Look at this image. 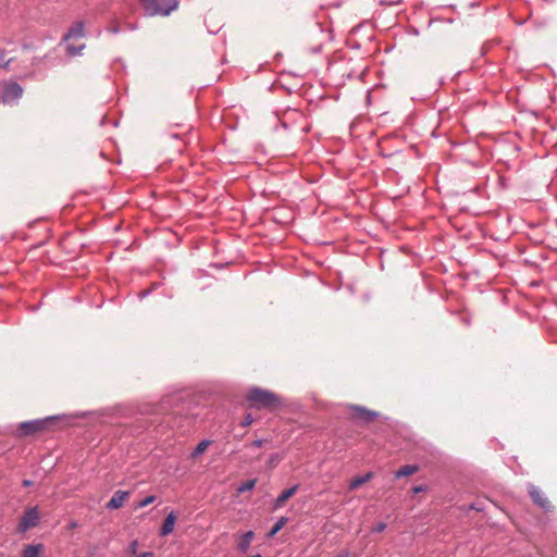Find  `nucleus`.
<instances>
[{
	"mask_svg": "<svg viewBox=\"0 0 557 557\" xmlns=\"http://www.w3.org/2000/svg\"><path fill=\"white\" fill-rule=\"evenodd\" d=\"M245 398L249 403L250 408L258 410L267 409L274 411L284 405L282 398L278 395L258 386L249 388Z\"/></svg>",
	"mask_w": 557,
	"mask_h": 557,
	"instance_id": "f257e3e1",
	"label": "nucleus"
},
{
	"mask_svg": "<svg viewBox=\"0 0 557 557\" xmlns=\"http://www.w3.org/2000/svg\"><path fill=\"white\" fill-rule=\"evenodd\" d=\"M140 2L149 16H168L178 7L177 0H141Z\"/></svg>",
	"mask_w": 557,
	"mask_h": 557,
	"instance_id": "f03ea898",
	"label": "nucleus"
},
{
	"mask_svg": "<svg viewBox=\"0 0 557 557\" xmlns=\"http://www.w3.org/2000/svg\"><path fill=\"white\" fill-rule=\"evenodd\" d=\"M58 419V416L46 417L44 419H36L30 421H25L18 424V436H29L34 435L38 432H41L50 426L54 420Z\"/></svg>",
	"mask_w": 557,
	"mask_h": 557,
	"instance_id": "7ed1b4c3",
	"label": "nucleus"
},
{
	"mask_svg": "<svg viewBox=\"0 0 557 557\" xmlns=\"http://www.w3.org/2000/svg\"><path fill=\"white\" fill-rule=\"evenodd\" d=\"M40 521V516L38 511V507H29L27 508L23 516L21 517V520L17 525V531L20 533H25L29 529L35 528Z\"/></svg>",
	"mask_w": 557,
	"mask_h": 557,
	"instance_id": "20e7f679",
	"label": "nucleus"
},
{
	"mask_svg": "<svg viewBox=\"0 0 557 557\" xmlns=\"http://www.w3.org/2000/svg\"><path fill=\"white\" fill-rule=\"evenodd\" d=\"M528 493L533 500L534 504H536L539 507H541L544 511L549 512L553 510V505L549 502V499L546 497V495L537 486L533 484L528 485Z\"/></svg>",
	"mask_w": 557,
	"mask_h": 557,
	"instance_id": "39448f33",
	"label": "nucleus"
},
{
	"mask_svg": "<svg viewBox=\"0 0 557 557\" xmlns=\"http://www.w3.org/2000/svg\"><path fill=\"white\" fill-rule=\"evenodd\" d=\"M349 410L354 419H357L363 423H369L379 416V412L372 411L370 409H367L366 407L358 405H350Z\"/></svg>",
	"mask_w": 557,
	"mask_h": 557,
	"instance_id": "423d86ee",
	"label": "nucleus"
},
{
	"mask_svg": "<svg viewBox=\"0 0 557 557\" xmlns=\"http://www.w3.org/2000/svg\"><path fill=\"white\" fill-rule=\"evenodd\" d=\"M23 95V88L17 83L7 84L1 90V100L4 103L13 102Z\"/></svg>",
	"mask_w": 557,
	"mask_h": 557,
	"instance_id": "0eeeda50",
	"label": "nucleus"
},
{
	"mask_svg": "<svg viewBox=\"0 0 557 557\" xmlns=\"http://www.w3.org/2000/svg\"><path fill=\"white\" fill-rule=\"evenodd\" d=\"M129 496V492L127 491H116L111 499L107 503V508L109 510L119 509L123 506V504L126 502V499Z\"/></svg>",
	"mask_w": 557,
	"mask_h": 557,
	"instance_id": "6e6552de",
	"label": "nucleus"
},
{
	"mask_svg": "<svg viewBox=\"0 0 557 557\" xmlns=\"http://www.w3.org/2000/svg\"><path fill=\"white\" fill-rule=\"evenodd\" d=\"M85 36V24L83 21L75 22L67 33L63 36V40L82 38Z\"/></svg>",
	"mask_w": 557,
	"mask_h": 557,
	"instance_id": "1a4fd4ad",
	"label": "nucleus"
},
{
	"mask_svg": "<svg viewBox=\"0 0 557 557\" xmlns=\"http://www.w3.org/2000/svg\"><path fill=\"white\" fill-rule=\"evenodd\" d=\"M177 517L174 511H171L164 519L162 528L160 530V536H166L174 531Z\"/></svg>",
	"mask_w": 557,
	"mask_h": 557,
	"instance_id": "9d476101",
	"label": "nucleus"
},
{
	"mask_svg": "<svg viewBox=\"0 0 557 557\" xmlns=\"http://www.w3.org/2000/svg\"><path fill=\"white\" fill-rule=\"evenodd\" d=\"M253 537V531H247L244 534H242L237 543V549L243 554L247 553Z\"/></svg>",
	"mask_w": 557,
	"mask_h": 557,
	"instance_id": "9b49d317",
	"label": "nucleus"
},
{
	"mask_svg": "<svg viewBox=\"0 0 557 557\" xmlns=\"http://www.w3.org/2000/svg\"><path fill=\"white\" fill-rule=\"evenodd\" d=\"M183 399L184 397L181 394L165 396L161 400V408L163 410H170L171 408L178 406Z\"/></svg>",
	"mask_w": 557,
	"mask_h": 557,
	"instance_id": "f8f14e48",
	"label": "nucleus"
},
{
	"mask_svg": "<svg viewBox=\"0 0 557 557\" xmlns=\"http://www.w3.org/2000/svg\"><path fill=\"white\" fill-rule=\"evenodd\" d=\"M298 490V485H294L289 488L284 490L274 502V509L282 507L285 502L290 498Z\"/></svg>",
	"mask_w": 557,
	"mask_h": 557,
	"instance_id": "ddd939ff",
	"label": "nucleus"
},
{
	"mask_svg": "<svg viewBox=\"0 0 557 557\" xmlns=\"http://www.w3.org/2000/svg\"><path fill=\"white\" fill-rule=\"evenodd\" d=\"M42 552V544H27L23 548L22 557H40Z\"/></svg>",
	"mask_w": 557,
	"mask_h": 557,
	"instance_id": "4468645a",
	"label": "nucleus"
},
{
	"mask_svg": "<svg viewBox=\"0 0 557 557\" xmlns=\"http://www.w3.org/2000/svg\"><path fill=\"white\" fill-rule=\"evenodd\" d=\"M419 471V467L417 465H406L399 468L395 473L396 479L405 478L414 474Z\"/></svg>",
	"mask_w": 557,
	"mask_h": 557,
	"instance_id": "2eb2a0df",
	"label": "nucleus"
},
{
	"mask_svg": "<svg viewBox=\"0 0 557 557\" xmlns=\"http://www.w3.org/2000/svg\"><path fill=\"white\" fill-rule=\"evenodd\" d=\"M372 478H373V473L372 472H368L364 475L354 478L349 482V490L354 491V490L358 488L362 484L369 482Z\"/></svg>",
	"mask_w": 557,
	"mask_h": 557,
	"instance_id": "dca6fc26",
	"label": "nucleus"
},
{
	"mask_svg": "<svg viewBox=\"0 0 557 557\" xmlns=\"http://www.w3.org/2000/svg\"><path fill=\"white\" fill-rule=\"evenodd\" d=\"M288 519L286 517H281L275 524L272 527V529L268 533V537H273L276 533H278L287 523Z\"/></svg>",
	"mask_w": 557,
	"mask_h": 557,
	"instance_id": "f3484780",
	"label": "nucleus"
},
{
	"mask_svg": "<svg viewBox=\"0 0 557 557\" xmlns=\"http://www.w3.org/2000/svg\"><path fill=\"white\" fill-rule=\"evenodd\" d=\"M211 442L209 440H202L191 453V457H198L205 453Z\"/></svg>",
	"mask_w": 557,
	"mask_h": 557,
	"instance_id": "a211bd4d",
	"label": "nucleus"
},
{
	"mask_svg": "<svg viewBox=\"0 0 557 557\" xmlns=\"http://www.w3.org/2000/svg\"><path fill=\"white\" fill-rule=\"evenodd\" d=\"M256 483H257L256 479L247 480V481L243 482L240 485H238L237 492L245 493V492L251 491L256 486Z\"/></svg>",
	"mask_w": 557,
	"mask_h": 557,
	"instance_id": "6ab92c4d",
	"label": "nucleus"
},
{
	"mask_svg": "<svg viewBox=\"0 0 557 557\" xmlns=\"http://www.w3.org/2000/svg\"><path fill=\"white\" fill-rule=\"evenodd\" d=\"M85 49V45H81L78 47L69 45L66 48L67 54L71 57L79 55L82 51Z\"/></svg>",
	"mask_w": 557,
	"mask_h": 557,
	"instance_id": "aec40b11",
	"label": "nucleus"
},
{
	"mask_svg": "<svg viewBox=\"0 0 557 557\" xmlns=\"http://www.w3.org/2000/svg\"><path fill=\"white\" fill-rule=\"evenodd\" d=\"M11 62H12V59L7 58V51L1 49L0 50V69L8 70Z\"/></svg>",
	"mask_w": 557,
	"mask_h": 557,
	"instance_id": "412c9836",
	"label": "nucleus"
},
{
	"mask_svg": "<svg viewBox=\"0 0 557 557\" xmlns=\"http://www.w3.org/2000/svg\"><path fill=\"white\" fill-rule=\"evenodd\" d=\"M154 499H156L154 495H149L138 503L137 508H144V507L152 504L154 502Z\"/></svg>",
	"mask_w": 557,
	"mask_h": 557,
	"instance_id": "4be33fe9",
	"label": "nucleus"
},
{
	"mask_svg": "<svg viewBox=\"0 0 557 557\" xmlns=\"http://www.w3.org/2000/svg\"><path fill=\"white\" fill-rule=\"evenodd\" d=\"M252 422H253V418L250 413H248L244 417L240 424H242V426L247 428V426L251 425Z\"/></svg>",
	"mask_w": 557,
	"mask_h": 557,
	"instance_id": "5701e85b",
	"label": "nucleus"
},
{
	"mask_svg": "<svg viewBox=\"0 0 557 557\" xmlns=\"http://www.w3.org/2000/svg\"><path fill=\"white\" fill-rule=\"evenodd\" d=\"M386 523L385 522H379L376 525H374L372 528V532L373 533H381L383 532L385 529H386Z\"/></svg>",
	"mask_w": 557,
	"mask_h": 557,
	"instance_id": "b1692460",
	"label": "nucleus"
},
{
	"mask_svg": "<svg viewBox=\"0 0 557 557\" xmlns=\"http://www.w3.org/2000/svg\"><path fill=\"white\" fill-rule=\"evenodd\" d=\"M426 490H428V485L422 484V485L413 486L412 492H413V494H419V493L425 492Z\"/></svg>",
	"mask_w": 557,
	"mask_h": 557,
	"instance_id": "393cba45",
	"label": "nucleus"
},
{
	"mask_svg": "<svg viewBox=\"0 0 557 557\" xmlns=\"http://www.w3.org/2000/svg\"><path fill=\"white\" fill-rule=\"evenodd\" d=\"M137 547H138V542L136 540H134L129 546H128V553L129 554H136L137 552Z\"/></svg>",
	"mask_w": 557,
	"mask_h": 557,
	"instance_id": "a878e982",
	"label": "nucleus"
},
{
	"mask_svg": "<svg viewBox=\"0 0 557 557\" xmlns=\"http://www.w3.org/2000/svg\"><path fill=\"white\" fill-rule=\"evenodd\" d=\"M263 442H264L263 440H256V441H253V442L250 444V446H251V447H255V448H259V447H261V446H262Z\"/></svg>",
	"mask_w": 557,
	"mask_h": 557,
	"instance_id": "bb28decb",
	"label": "nucleus"
},
{
	"mask_svg": "<svg viewBox=\"0 0 557 557\" xmlns=\"http://www.w3.org/2000/svg\"><path fill=\"white\" fill-rule=\"evenodd\" d=\"M138 557H154V554L152 552H145L141 553Z\"/></svg>",
	"mask_w": 557,
	"mask_h": 557,
	"instance_id": "cd10ccee",
	"label": "nucleus"
},
{
	"mask_svg": "<svg viewBox=\"0 0 557 557\" xmlns=\"http://www.w3.org/2000/svg\"><path fill=\"white\" fill-rule=\"evenodd\" d=\"M109 32L112 33V34H117L120 32V27L119 26H111L109 28Z\"/></svg>",
	"mask_w": 557,
	"mask_h": 557,
	"instance_id": "c85d7f7f",
	"label": "nucleus"
},
{
	"mask_svg": "<svg viewBox=\"0 0 557 557\" xmlns=\"http://www.w3.org/2000/svg\"><path fill=\"white\" fill-rule=\"evenodd\" d=\"M22 483H23V485H24V486H26V487L32 486V485L34 484V482H33L32 480H27V479H26V480H23V482H22Z\"/></svg>",
	"mask_w": 557,
	"mask_h": 557,
	"instance_id": "c756f323",
	"label": "nucleus"
},
{
	"mask_svg": "<svg viewBox=\"0 0 557 557\" xmlns=\"http://www.w3.org/2000/svg\"><path fill=\"white\" fill-rule=\"evenodd\" d=\"M470 508L473 509V510H476V511H481L482 510V508L479 507V505H475V504H471Z\"/></svg>",
	"mask_w": 557,
	"mask_h": 557,
	"instance_id": "7c9ffc66",
	"label": "nucleus"
},
{
	"mask_svg": "<svg viewBox=\"0 0 557 557\" xmlns=\"http://www.w3.org/2000/svg\"><path fill=\"white\" fill-rule=\"evenodd\" d=\"M320 50H321V47H320V46H318V47H315L312 51H313L314 53H318V52H320Z\"/></svg>",
	"mask_w": 557,
	"mask_h": 557,
	"instance_id": "2f4dec72",
	"label": "nucleus"
},
{
	"mask_svg": "<svg viewBox=\"0 0 557 557\" xmlns=\"http://www.w3.org/2000/svg\"><path fill=\"white\" fill-rule=\"evenodd\" d=\"M347 556H348V554L346 553V554H341V555H338L336 557H347Z\"/></svg>",
	"mask_w": 557,
	"mask_h": 557,
	"instance_id": "473e14b6",
	"label": "nucleus"
}]
</instances>
